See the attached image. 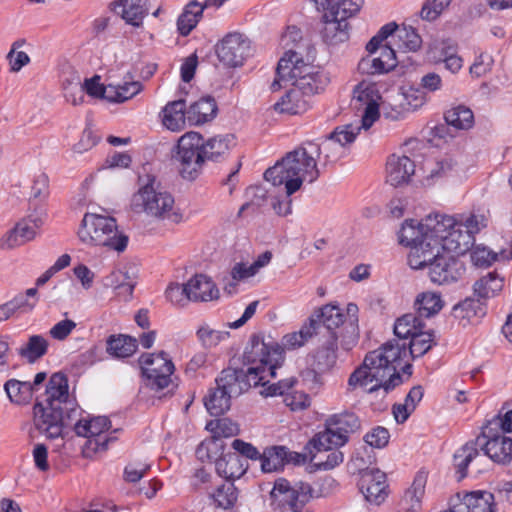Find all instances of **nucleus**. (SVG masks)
Instances as JSON below:
<instances>
[{"label":"nucleus","instance_id":"38","mask_svg":"<svg viewBox=\"0 0 512 512\" xmlns=\"http://www.w3.org/2000/svg\"><path fill=\"white\" fill-rule=\"evenodd\" d=\"M325 426L335 429L339 434H344L349 439V434L355 433L361 427L359 417L349 411L333 414L325 421Z\"/></svg>","mask_w":512,"mask_h":512},{"label":"nucleus","instance_id":"40","mask_svg":"<svg viewBox=\"0 0 512 512\" xmlns=\"http://www.w3.org/2000/svg\"><path fill=\"white\" fill-rule=\"evenodd\" d=\"M204 6L197 0L190 1L177 20V29L182 36H187L202 17Z\"/></svg>","mask_w":512,"mask_h":512},{"label":"nucleus","instance_id":"60","mask_svg":"<svg viewBox=\"0 0 512 512\" xmlns=\"http://www.w3.org/2000/svg\"><path fill=\"white\" fill-rule=\"evenodd\" d=\"M451 0H426L419 12L421 19L426 21L436 20L450 5Z\"/></svg>","mask_w":512,"mask_h":512},{"label":"nucleus","instance_id":"49","mask_svg":"<svg viewBox=\"0 0 512 512\" xmlns=\"http://www.w3.org/2000/svg\"><path fill=\"white\" fill-rule=\"evenodd\" d=\"M444 118L449 126L459 130L469 129L474 124L473 112L464 105L452 107L445 112Z\"/></svg>","mask_w":512,"mask_h":512},{"label":"nucleus","instance_id":"64","mask_svg":"<svg viewBox=\"0 0 512 512\" xmlns=\"http://www.w3.org/2000/svg\"><path fill=\"white\" fill-rule=\"evenodd\" d=\"M497 255L486 247L476 246L471 250L472 263L478 267H487L496 260Z\"/></svg>","mask_w":512,"mask_h":512},{"label":"nucleus","instance_id":"42","mask_svg":"<svg viewBox=\"0 0 512 512\" xmlns=\"http://www.w3.org/2000/svg\"><path fill=\"white\" fill-rule=\"evenodd\" d=\"M273 107L279 113L300 114L306 111L307 101L300 91L293 87Z\"/></svg>","mask_w":512,"mask_h":512},{"label":"nucleus","instance_id":"10","mask_svg":"<svg viewBox=\"0 0 512 512\" xmlns=\"http://www.w3.org/2000/svg\"><path fill=\"white\" fill-rule=\"evenodd\" d=\"M181 176L186 180H194L200 174L203 164L207 161L204 155L203 136L198 132L182 135L173 154Z\"/></svg>","mask_w":512,"mask_h":512},{"label":"nucleus","instance_id":"61","mask_svg":"<svg viewBox=\"0 0 512 512\" xmlns=\"http://www.w3.org/2000/svg\"><path fill=\"white\" fill-rule=\"evenodd\" d=\"M457 53V47L450 41H442L441 43L431 46L428 51V57L435 63L446 61L449 57Z\"/></svg>","mask_w":512,"mask_h":512},{"label":"nucleus","instance_id":"33","mask_svg":"<svg viewBox=\"0 0 512 512\" xmlns=\"http://www.w3.org/2000/svg\"><path fill=\"white\" fill-rule=\"evenodd\" d=\"M486 314V306L479 298H466L456 304L452 309V317L459 321V324L466 326Z\"/></svg>","mask_w":512,"mask_h":512},{"label":"nucleus","instance_id":"20","mask_svg":"<svg viewBox=\"0 0 512 512\" xmlns=\"http://www.w3.org/2000/svg\"><path fill=\"white\" fill-rule=\"evenodd\" d=\"M33 414L34 426L40 433L48 438L62 436L65 424L63 410L45 405L44 402H36L33 407Z\"/></svg>","mask_w":512,"mask_h":512},{"label":"nucleus","instance_id":"50","mask_svg":"<svg viewBox=\"0 0 512 512\" xmlns=\"http://www.w3.org/2000/svg\"><path fill=\"white\" fill-rule=\"evenodd\" d=\"M479 456L476 443L468 442L459 448L454 454V466L458 474V480L467 475L468 465Z\"/></svg>","mask_w":512,"mask_h":512},{"label":"nucleus","instance_id":"58","mask_svg":"<svg viewBox=\"0 0 512 512\" xmlns=\"http://www.w3.org/2000/svg\"><path fill=\"white\" fill-rule=\"evenodd\" d=\"M143 89V85L139 81H129L123 84L113 85V92H111L110 102H125Z\"/></svg>","mask_w":512,"mask_h":512},{"label":"nucleus","instance_id":"48","mask_svg":"<svg viewBox=\"0 0 512 512\" xmlns=\"http://www.w3.org/2000/svg\"><path fill=\"white\" fill-rule=\"evenodd\" d=\"M424 328V323L421 318L412 313H407L399 317L394 324V334L399 339L412 338L414 334L418 333Z\"/></svg>","mask_w":512,"mask_h":512},{"label":"nucleus","instance_id":"8","mask_svg":"<svg viewBox=\"0 0 512 512\" xmlns=\"http://www.w3.org/2000/svg\"><path fill=\"white\" fill-rule=\"evenodd\" d=\"M80 241L89 246H101L122 252L128 237L118 231L116 220L109 216L86 213L78 230Z\"/></svg>","mask_w":512,"mask_h":512},{"label":"nucleus","instance_id":"54","mask_svg":"<svg viewBox=\"0 0 512 512\" xmlns=\"http://www.w3.org/2000/svg\"><path fill=\"white\" fill-rule=\"evenodd\" d=\"M399 29L400 28L398 27V25L395 22H390V23L385 24L384 26H382L380 28L378 33L375 36H373L370 39V41L367 43L366 50L369 53L377 52L379 47L383 46L382 42L385 41L389 37H391V40L389 42H387L385 45H389L394 48V45H396V43L393 41V37L395 36V34H397V30H399Z\"/></svg>","mask_w":512,"mask_h":512},{"label":"nucleus","instance_id":"21","mask_svg":"<svg viewBox=\"0 0 512 512\" xmlns=\"http://www.w3.org/2000/svg\"><path fill=\"white\" fill-rule=\"evenodd\" d=\"M239 426L228 418L219 419L216 422L214 435L203 441L197 448V457L204 461L205 459H212L223 452L224 443L222 438H229L238 435Z\"/></svg>","mask_w":512,"mask_h":512},{"label":"nucleus","instance_id":"13","mask_svg":"<svg viewBox=\"0 0 512 512\" xmlns=\"http://www.w3.org/2000/svg\"><path fill=\"white\" fill-rule=\"evenodd\" d=\"M359 131V125H342L336 127L320 145L313 142H306V145L312 149L316 157L324 153V157L328 162H334L343 156L345 146L354 142Z\"/></svg>","mask_w":512,"mask_h":512},{"label":"nucleus","instance_id":"9","mask_svg":"<svg viewBox=\"0 0 512 512\" xmlns=\"http://www.w3.org/2000/svg\"><path fill=\"white\" fill-rule=\"evenodd\" d=\"M216 387L209 390L204 405L211 416L223 415L230 409L231 398L238 397L250 389V384L238 378L234 368L223 369L216 378Z\"/></svg>","mask_w":512,"mask_h":512},{"label":"nucleus","instance_id":"16","mask_svg":"<svg viewBox=\"0 0 512 512\" xmlns=\"http://www.w3.org/2000/svg\"><path fill=\"white\" fill-rule=\"evenodd\" d=\"M250 53V40L238 32L228 33L216 45L219 61L230 67L241 66Z\"/></svg>","mask_w":512,"mask_h":512},{"label":"nucleus","instance_id":"24","mask_svg":"<svg viewBox=\"0 0 512 512\" xmlns=\"http://www.w3.org/2000/svg\"><path fill=\"white\" fill-rule=\"evenodd\" d=\"M260 460L263 472H275L281 470L285 464L305 462L306 456L291 452L285 446H272L264 450Z\"/></svg>","mask_w":512,"mask_h":512},{"label":"nucleus","instance_id":"36","mask_svg":"<svg viewBox=\"0 0 512 512\" xmlns=\"http://www.w3.org/2000/svg\"><path fill=\"white\" fill-rule=\"evenodd\" d=\"M325 430L317 433L306 445V449H312L317 452H328L329 450H338L339 447L347 443L344 434H339L335 429L325 426Z\"/></svg>","mask_w":512,"mask_h":512},{"label":"nucleus","instance_id":"7","mask_svg":"<svg viewBox=\"0 0 512 512\" xmlns=\"http://www.w3.org/2000/svg\"><path fill=\"white\" fill-rule=\"evenodd\" d=\"M139 189L131 199V209L135 213H145L157 220L178 224L182 214L175 206L171 193L160 186L152 175L139 177Z\"/></svg>","mask_w":512,"mask_h":512},{"label":"nucleus","instance_id":"56","mask_svg":"<svg viewBox=\"0 0 512 512\" xmlns=\"http://www.w3.org/2000/svg\"><path fill=\"white\" fill-rule=\"evenodd\" d=\"M364 4V0H336L329 13L337 18L347 21L356 15Z\"/></svg>","mask_w":512,"mask_h":512},{"label":"nucleus","instance_id":"31","mask_svg":"<svg viewBox=\"0 0 512 512\" xmlns=\"http://www.w3.org/2000/svg\"><path fill=\"white\" fill-rule=\"evenodd\" d=\"M340 339L332 334L329 337H319V346L315 352V366L320 372L331 369L336 363Z\"/></svg>","mask_w":512,"mask_h":512},{"label":"nucleus","instance_id":"44","mask_svg":"<svg viewBox=\"0 0 512 512\" xmlns=\"http://www.w3.org/2000/svg\"><path fill=\"white\" fill-rule=\"evenodd\" d=\"M503 278L496 272H489L475 282L473 290L480 300L494 297L503 288Z\"/></svg>","mask_w":512,"mask_h":512},{"label":"nucleus","instance_id":"23","mask_svg":"<svg viewBox=\"0 0 512 512\" xmlns=\"http://www.w3.org/2000/svg\"><path fill=\"white\" fill-rule=\"evenodd\" d=\"M379 49L380 54L378 56H376L377 52L369 53L359 61L358 70L361 74L381 75L396 68L398 61L395 49L389 45H383Z\"/></svg>","mask_w":512,"mask_h":512},{"label":"nucleus","instance_id":"37","mask_svg":"<svg viewBox=\"0 0 512 512\" xmlns=\"http://www.w3.org/2000/svg\"><path fill=\"white\" fill-rule=\"evenodd\" d=\"M347 320L346 325L341 329V347L345 351L351 350L358 341V306L349 303L346 307Z\"/></svg>","mask_w":512,"mask_h":512},{"label":"nucleus","instance_id":"43","mask_svg":"<svg viewBox=\"0 0 512 512\" xmlns=\"http://www.w3.org/2000/svg\"><path fill=\"white\" fill-rule=\"evenodd\" d=\"M443 304L440 294L427 291L416 297L414 307L419 318H429L438 314L443 308Z\"/></svg>","mask_w":512,"mask_h":512},{"label":"nucleus","instance_id":"14","mask_svg":"<svg viewBox=\"0 0 512 512\" xmlns=\"http://www.w3.org/2000/svg\"><path fill=\"white\" fill-rule=\"evenodd\" d=\"M381 99L377 85L374 83L362 81L354 88L352 98L354 106L358 110L363 108L360 129L367 130L378 120Z\"/></svg>","mask_w":512,"mask_h":512},{"label":"nucleus","instance_id":"12","mask_svg":"<svg viewBox=\"0 0 512 512\" xmlns=\"http://www.w3.org/2000/svg\"><path fill=\"white\" fill-rule=\"evenodd\" d=\"M139 364L152 390L160 391L170 385L174 364L167 353L161 351L158 354H142L139 358Z\"/></svg>","mask_w":512,"mask_h":512},{"label":"nucleus","instance_id":"18","mask_svg":"<svg viewBox=\"0 0 512 512\" xmlns=\"http://www.w3.org/2000/svg\"><path fill=\"white\" fill-rule=\"evenodd\" d=\"M37 215L30 214L28 220H22L9 230L1 239L0 247L4 250L14 249L31 241L36 236V229L43 223L45 209L40 206Z\"/></svg>","mask_w":512,"mask_h":512},{"label":"nucleus","instance_id":"57","mask_svg":"<svg viewBox=\"0 0 512 512\" xmlns=\"http://www.w3.org/2000/svg\"><path fill=\"white\" fill-rule=\"evenodd\" d=\"M237 489L233 482H227L216 490L215 493L211 494L217 507L228 509L234 505L237 500Z\"/></svg>","mask_w":512,"mask_h":512},{"label":"nucleus","instance_id":"27","mask_svg":"<svg viewBox=\"0 0 512 512\" xmlns=\"http://www.w3.org/2000/svg\"><path fill=\"white\" fill-rule=\"evenodd\" d=\"M111 9L134 27H141L148 14L147 0H118L111 3Z\"/></svg>","mask_w":512,"mask_h":512},{"label":"nucleus","instance_id":"29","mask_svg":"<svg viewBox=\"0 0 512 512\" xmlns=\"http://www.w3.org/2000/svg\"><path fill=\"white\" fill-rule=\"evenodd\" d=\"M188 297L194 302L212 301L219 297V290L211 280L203 274H197L187 282Z\"/></svg>","mask_w":512,"mask_h":512},{"label":"nucleus","instance_id":"34","mask_svg":"<svg viewBox=\"0 0 512 512\" xmlns=\"http://www.w3.org/2000/svg\"><path fill=\"white\" fill-rule=\"evenodd\" d=\"M218 455L212 460L215 461V469L220 477L227 480H233L240 478L246 471V466L243 463L242 458L237 453H227ZM211 461V459H209Z\"/></svg>","mask_w":512,"mask_h":512},{"label":"nucleus","instance_id":"45","mask_svg":"<svg viewBox=\"0 0 512 512\" xmlns=\"http://www.w3.org/2000/svg\"><path fill=\"white\" fill-rule=\"evenodd\" d=\"M137 349V340L128 335H111L107 339V352L118 358L131 356Z\"/></svg>","mask_w":512,"mask_h":512},{"label":"nucleus","instance_id":"46","mask_svg":"<svg viewBox=\"0 0 512 512\" xmlns=\"http://www.w3.org/2000/svg\"><path fill=\"white\" fill-rule=\"evenodd\" d=\"M49 342L42 335H31L25 345L18 349V354L29 363H35L48 351Z\"/></svg>","mask_w":512,"mask_h":512},{"label":"nucleus","instance_id":"35","mask_svg":"<svg viewBox=\"0 0 512 512\" xmlns=\"http://www.w3.org/2000/svg\"><path fill=\"white\" fill-rule=\"evenodd\" d=\"M163 125L171 131H180L185 128L188 109L185 100L178 99L168 102L162 110Z\"/></svg>","mask_w":512,"mask_h":512},{"label":"nucleus","instance_id":"41","mask_svg":"<svg viewBox=\"0 0 512 512\" xmlns=\"http://www.w3.org/2000/svg\"><path fill=\"white\" fill-rule=\"evenodd\" d=\"M234 136L231 134L218 135L207 139H203L204 155L207 160L218 161L223 158L230 150L233 144Z\"/></svg>","mask_w":512,"mask_h":512},{"label":"nucleus","instance_id":"17","mask_svg":"<svg viewBox=\"0 0 512 512\" xmlns=\"http://www.w3.org/2000/svg\"><path fill=\"white\" fill-rule=\"evenodd\" d=\"M315 335L329 337L334 334L341 340V329L346 325L345 315L338 305L327 304L320 308L310 319Z\"/></svg>","mask_w":512,"mask_h":512},{"label":"nucleus","instance_id":"59","mask_svg":"<svg viewBox=\"0 0 512 512\" xmlns=\"http://www.w3.org/2000/svg\"><path fill=\"white\" fill-rule=\"evenodd\" d=\"M313 335V326L304 325L299 331L286 334L282 339V345L287 349H296L303 346Z\"/></svg>","mask_w":512,"mask_h":512},{"label":"nucleus","instance_id":"25","mask_svg":"<svg viewBox=\"0 0 512 512\" xmlns=\"http://www.w3.org/2000/svg\"><path fill=\"white\" fill-rule=\"evenodd\" d=\"M385 172L387 183L399 187L410 182L415 173V164L406 155L392 154L387 159Z\"/></svg>","mask_w":512,"mask_h":512},{"label":"nucleus","instance_id":"26","mask_svg":"<svg viewBox=\"0 0 512 512\" xmlns=\"http://www.w3.org/2000/svg\"><path fill=\"white\" fill-rule=\"evenodd\" d=\"M321 23L320 35L325 44L336 46L349 39L350 25L348 21L341 20L328 12L322 16Z\"/></svg>","mask_w":512,"mask_h":512},{"label":"nucleus","instance_id":"22","mask_svg":"<svg viewBox=\"0 0 512 512\" xmlns=\"http://www.w3.org/2000/svg\"><path fill=\"white\" fill-rule=\"evenodd\" d=\"M359 489L365 499L375 505H380L388 496L386 475L376 468L365 469L360 473Z\"/></svg>","mask_w":512,"mask_h":512},{"label":"nucleus","instance_id":"52","mask_svg":"<svg viewBox=\"0 0 512 512\" xmlns=\"http://www.w3.org/2000/svg\"><path fill=\"white\" fill-rule=\"evenodd\" d=\"M396 47L400 50L417 51L422 45V39L413 27H402L393 37Z\"/></svg>","mask_w":512,"mask_h":512},{"label":"nucleus","instance_id":"19","mask_svg":"<svg viewBox=\"0 0 512 512\" xmlns=\"http://www.w3.org/2000/svg\"><path fill=\"white\" fill-rule=\"evenodd\" d=\"M298 380L286 378L265 387L260 393L265 397L281 396L283 403L292 411H302L310 406V398L302 391L295 390Z\"/></svg>","mask_w":512,"mask_h":512},{"label":"nucleus","instance_id":"47","mask_svg":"<svg viewBox=\"0 0 512 512\" xmlns=\"http://www.w3.org/2000/svg\"><path fill=\"white\" fill-rule=\"evenodd\" d=\"M307 450L310 463L317 470H331L344 460V455L339 450H329L328 452H317L312 449Z\"/></svg>","mask_w":512,"mask_h":512},{"label":"nucleus","instance_id":"3","mask_svg":"<svg viewBox=\"0 0 512 512\" xmlns=\"http://www.w3.org/2000/svg\"><path fill=\"white\" fill-rule=\"evenodd\" d=\"M243 366L246 368L235 369L238 378L250 384L266 386V377L276 376V369L283 362L282 347L270 336L253 334L247 343L242 356Z\"/></svg>","mask_w":512,"mask_h":512},{"label":"nucleus","instance_id":"11","mask_svg":"<svg viewBox=\"0 0 512 512\" xmlns=\"http://www.w3.org/2000/svg\"><path fill=\"white\" fill-rule=\"evenodd\" d=\"M110 427L111 422L106 416L77 420L74 426L75 433L87 438L82 449L84 457L91 458L94 454L107 450L108 442L112 438L103 435V433Z\"/></svg>","mask_w":512,"mask_h":512},{"label":"nucleus","instance_id":"2","mask_svg":"<svg viewBox=\"0 0 512 512\" xmlns=\"http://www.w3.org/2000/svg\"><path fill=\"white\" fill-rule=\"evenodd\" d=\"M424 220L407 219L399 232V243L410 247L408 264L412 269L429 268L430 280L439 285L456 282L464 267L452 253L443 248L442 238L436 233L424 231Z\"/></svg>","mask_w":512,"mask_h":512},{"label":"nucleus","instance_id":"39","mask_svg":"<svg viewBox=\"0 0 512 512\" xmlns=\"http://www.w3.org/2000/svg\"><path fill=\"white\" fill-rule=\"evenodd\" d=\"M426 476L418 474L411 487L405 492L403 498V509L398 512H420L421 500L425 493Z\"/></svg>","mask_w":512,"mask_h":512},{"label":"nucleus","instance_id":"30","mask_svg":"<svg viewBox=\"0 0 512 512\" xmlns=\"http://www.w3.org/2000/svg\"><path fill=\"white\" fill-rule=\"evenodd\" d=\"M482 450L492 461L507 464L512 461V438L505 435L489 437Z\"/></svg>","mask_w":512,"mask_h":512},{"label":"nucleus","instance_id":"5","mask_svg":"<svg viewBox=\"0 0 512 512\" xmlns=\"http://www.w3.org/2000/svg\"><path fill=\"white\" fill-rule=\"evenodd\" d=\"M319 176L316 157L306 142L288 152L281 161L264 173L265 179L274 186H285L287 197L298 191L306 179L313 183Z\"/></svg>","mask_w":512,"mask_h":512},{"label":"nucleus","instance_id":"63","mask_svg":"<svg viewBox=\"0 0 512 512\" xmlns=\"http://www.w3.org/2000/svg\"><path fill=\"white\" fill-rule=\"evenodd\" d=\"M99 76H94L90 79H86L82 87L84 88V93L86 92L88 95L93 97L104 98L110 102L111 92H113V85H108L104 87L99 83Z\"/></svg>","mask_w":512,"mask_h":512},{"label":"nucleus","instance_id":"28","mask_svg":"<svg viewBox=\"0 0 512 512\" xmlns=\"http://www.w3.org/2000/svg\"><path fill=\"white\" fill-rule=\"evenodd\" d=\"M68 397L67 378L61 373H55L51 376L47 384L45 398L37 402H44L45 405L54 406L57 409L63 410V405L70 402Z\"/></svg>","mask_w":512,"mask_h":512},{"label":"nucleus","instance_id":"4","mask_svg":"<svg viewBox=\"0 0 512 512\" xmlns=\"http://www.w3.org/2000/svg\"><path fill=\"white\" fill-rule=\"evenodd\" d=\"M424 231L436 233L443 241V248L460 255L469 251L474 245V235L488 225L484 214L472 213L456 221L452 216L434 214L424 219Z\"/></svg>","mask_w":512,"mask_h":512},{"label":"nucleus","instance_id":"15","mask_svg":"<svg viewBox=\"0 0 512 512\" xmlns=\"http://www.w3.org/2000/svg\"><path fill=\"white\" fill-rule=\"evenodd\" d=\"M312 491L308 483L297 482L292 486L285 478H278L270 496L287 504L293 512H303L305 504L313 497Z\"/></svg>","mask_w":512,"mask_h":512},{"label":"nucleus","instance_id":"53","mask_svg":"<svg viewBox=\"0 0 512 512\" xmlns=\"http://www.w3.org/2000/svg\"><path fill=\"white\" fill-rule=\"evenodd\" d=\"M49 195V178L44 172H37L33 175L30 191V204L43 203Z\"/></svg>","mask_w":512,"mask_h":512},{"label":"nucleus","instance_id":"32","mask_svg":"<svg viewBox=\"0 0 512 512\" xmlns=\"http://www.w3.org/2000/svg\"><path fill=\"white\" fill-rule=\"evenodd\" d=\"M217 104L213 97L205 96L193 102L188 108L187 122L191 126L202 125L216 117Z\"/></svg>","mask_w":512,"mask_h":512},{"label":"nucleus","instance_id":"51","mask_svg":"<svg viewBox=\"0 0 512 512\" xmlns=\"http://www.w3.org/2000/svg\"><path fill=\"white\" fill-rule=\"evenodd\" d=\"M4 390L9 400L15 404L27 403L33 395V385L28 381L10 379L5 383Z\"/></svg>","mask_w":512,"mask_h":512},{"label":"nucleus","instance_id":"55","mask_svg":"<svg viewBox=\"0 0 512 512\" xmlns=\"http://www.w3.org/2000/svg\"><path fill=\"white\" fill-rule=\"evenodd\" d=\"M196 334L199 341L205 348L215 347L230 336L228 331L216 330L207 324L201 325Z\"/></svg>","mask_w":512,"mask_h":512},{"label":"nucleus","instance_id":"1","mask_svg":"<svg viewBox=\"0 0 512 512\" xmlns=\"http://www.w3.org/2000/svg\"><path fill=\"white\" fill-rule=\"evenodd\" d=\"M432 337L430 332L421 329L410 338L409 354L412 358L421 357L431 349ZM407 355L406 343L400 344L395 339L387 341L366 354L363 363L350 375L349 387H360L367 393L382 391L383 396H386L403 383L398 369Z\"/></svg>","mask_w":512,"mask_h":512},{"label":"nucleus","instance_id":"62","mask_svg":"<svg viewBox=\"0 0 512 512\" xmlns=\"http://www.w3.org/2000/svg\"><path fill=\"white\" fill-rule=\"evenodd\" d=\"M166 299L173 305L184 307L189 301L187 283L180 285L178 283H171L165 291Z\"/></svg>","mask_w":512,"mask_h":512},{"label":"nucleus","instance_id":"6","mask_svg":"<svg viewBox=\"0 0 512 512\" xmlns=\"http://www.w3.org/2000/svg\"><path fill=\"white\" fill-rule=\"evenodd\" d=\"M282 81H291L303 96H310L323 91L329 83V77L318 67L305 64L299 53L290 49L278 62L272 90H278Z\"/></svg>","mask_w":512,"mask_h":512}]
</instances>
